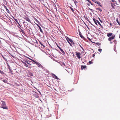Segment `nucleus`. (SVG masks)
<instances>
[{
	"mask_svg": "<svg viewBox=\"0 0 120 120\" xmlns=\"http://www.w3.org/2000/svg\"><path fill=\"white\" fill-rule=\"evenodd\" d=\"M2 103H1V104L2 106L0 107L3 108L4 109H8V108L6 105L5 103V101H1Z\"/></svg>",
	"mask_w": 120,
	"mask_h": 120,
	"instance_id": "f257e3e1",
	"label": "nucleus"
},
{
	"mask_svg": "<svg viewBox=\"0 0 120 120\" xmlns=\"http://www.w3.org/2000/svg\"><path fill=\"white\" fill-rule=\"evenodd\" d=\"M24 19L26 20L27 21L31 23V21L30 19L26 17V15H24L23 17Z\"/></svg>",
	"mask_w": 120,
	"mask_h": 120,
	"instance_id": "f03ea898",
	"label": "nucleus"
},
{
	"mask_svg": "<svg viewBox=\"0 0 120 120\" xmlns=\"http://www.w3.org/2000/svg\"><path fill=\"white\" fill-rule=\"evenodd\" d=\"M75 53L76 54V55L77 57L79 59H80L81 58L80 56V55L81 54L79 52H75Z\"/></svg>",
	"mask_w": 120,
	"mask_h": 120,
	"instance_id": "7ed1b4c3",
	"label": "nucleus"
},
{
	"mask_svg": "<svg viewBox=\"0 0 120 120\" xmlns=\"http://www.w3.org/2000/svg\"><path fill=\"white\" fill-rule=\"evenodd\" d=\"M115 36L113 34L112 36L108 38V40L109 41H111V40L113 39L115 37Z\"/></svg>",
	"mask_w": 120,
	"mask_h": 120,
	"instance_id": "20e7f679",
	"label": "nucleus"
},
{
	"mask_svg": "<svg viewBox=\"0 0 120 120\" xmlns=\"http://www.w3.org/2000/svg\"><path fill=\"white\" fill-rule=\"evenodd\" d=\"M52 77L54 78L55 79H58L59 78L55 74L52 73L51 74Z\"/></svg>",
	"mask_w": 120,
	"mask_h": 120,
	"instance_id": "39448f33",
	"label": "nucleus"
},
{
	"mask_svg": "<svg viewBox=\"0 0 120 120\" xmlns=\"http://www.w3.org/2000/svg\"><path fill=\"white\" fill-rule=\"evenodd\" d=\"M0 80L5 83H8V81L6 79H4L2 78H0Z\"/></svg>",
	"mask_w": 120,
	"mask_h": 120,
	"instance_id": "423d86ee",
	"label": "nucleus"
},
{
	"mask_svg": "<svg viewBox=\"0 0 120 120\" xmlns=\"http://www.w3.org/2000/svg\"><path fill=\"white\" fill-rule=\"evenodd\" d=\"M5 3H6L7 2L5 1H4L3 3L2 4V5L5 8V9H7V8L4 5V4H5Z\"/></svg>",
	"mask_w": 120,
	"mask_h": 120,
	"instance_id": "0eeeda50",
	"label": "nucleus"
},
{
	"mask_svg": "<svg viewBox=\"0 0 120 120\" xmlns=\"http://www.w3.org/2000/svg\"><path fill=\"white\" fill-rule=\"evenodd\" d=\"M19 29L20 30H19V31H20V32H22L23 34V35H25V33L24 31L21 28Z\"/></svg>",
	"mask_w": 120,
	"mask_h": 120,
	"instance_id": "6e6552de",
	"label": "nucleus"
},
{
	"mask_svg": "<svg viewBox=\"0 0 120 120\" xmlns=\"http://www.w3.org/2000/svg\"><path fill=\"white\" fill-rule=\"evenodd\" d=\"M38 26V27H39V29L40 30V31L42 33H43V31L42 30V29H41L40 26H39V25L38 24H37V23H35Z\"/></svg>",
	"mask_w": 120,
	"mask_h": 120,
	"instance_id": "1a4fd4ad",
	"label": "nucleus"
},
{
	"mask_svg": "<svg viewBox=\"0 0 120 120\" xmlns=\"http://www.w3.org/2000/svg\"><path fill=\"white\" fill-rule=\"evenodd\" d=\"M25 62L27 63L28 64L30 65H31V62L29 61L28 60H26L25 61Z\"/></svg>",
	"mask_w": 120,
	"mask_h": 120,
	"instance_id": "9d476101",
	"label": "nucleus"
},
{
	"mask_svg": "<svg viewBox=\"0 0 120 120\" xmlns=\"http://www.w3.org/2000/svg\"><path fill=\"white\" fill-rule=\"evenodd\" d=\"M86 65H81V68L82 70L86 68Z\"/></svg>",
	"mask_w": 120,
	"mask_h": 120,
	"instance_id": "9b49d317",
	"label": "nucleus"
},
{
	"mask_svg": "<svg viewBox=\"0 0 120 120\" xmlns=\"http://www.w3.org/2000/svg\"><path fill=\"white\" fill-rule=\"evenodd\" d=\"M107 36L108 37L111 36L112 35V33H107Z\"/></svg>",
	"mask_w": 120,
	"mask_h": 120,
	"instance_id": "f8f14e48",
	"label": "nucleus"
},
{
	"mask_svg": "<svg viewBox=\"0 0 120 120\" xmlns=\"http://www.w3.org/2000/svg\"><path fill=\"white\" fill-rule=\"evenodd\" d=\"M13 18L15 20L16 22L19 25V26H20V27H21V25H20L19 24V23L18 21L17 20V19H15L14 17H13Z\"/></svg>",
	"mask_w": 120,
	"mask_h": 120,
	"instance_id": "ddd939ff",
	"label": "nucleus"
},
{
	"mask_svg": "<svg viewBox=\"0 0 120 120\" xmlns=\"http://www.w3.org/2000/svg\"><path fill=\"white\" fill-rule=\"evenodd\" d=\"M79 34L80 36L81 37V38H83V39L84 38H85L84 37H83L82 35V33L80 32H79Z\"/></svg>",
	"mask_w": 120,
	"mask_h": 120,
	"instance_id": "4468645a",
	"label": "nucleus"
},
{
	"mask_svg": "<svg viewBox=\"0 0 120 120\" xmlns=\"http://www.w3.org/2000/svg\"><path fill=\"white\" fill-rule=\"evenodd\" d=\"M9 54L13 58H15V55L14 54L11 53H9Z\"/></svg>",
	"mask_w": 120,
	"mask_h": 120,
	"instance_id": "2eb2a0df",
	"label": "nucleus"
},
{
	"mask_svg": "<svg viewBox=\"0 0 120 120\" xmlns=\"http://www.w3.org/2000/svg\"><path fill=\"white\" fill-rule=\"evenodd\" d=\"M38 67H41V68H42L43 69H44V67L40 64H39L38 65Z\"/></svg>",
	"mask_w": 120,
	"mask_h": 120,
	"instance_id": "dca6fc26",
	"label": "nucleus"
},
{
	"mask_svg": "<svg viewBox=\"0 0 120 120\" xmlns=\"http://www.w3.org/2000/svg\"><path fill=\"white\" fill-rule=\"evenodd\" d=\"M70 41L71 43V44H72L73 45H74L75 44V43L73 41L72 39H71V40H70Z\"/></svg>",
	"mask_w": 120,
	"mask_h": 120,
	"instance_id": "f3484780",
	"label": "nucleus"
},
{
	"mask_svg": "<svg viewBox=\"0 0 120 120\" xmlns=\"http://www.w3.org/2000/svg\"><path fill=\"white\" fill-rule=\"evenodd\" d=\"M22 62L23 63V64L26 67H28V65L27 64H26L25 62L23 61H22Z\"/></svg>",
	"mask_w": 120,
	"mask_h": 120,
	"instance_id": "a211bd4d",
	"label": "nucleus"
},
{
	"mask_svg": "<svg viewBox=\"0 0 120 120\" xmlns=\"http://www.w3.org/2000/svg\"><path fill=\"white\" fill-rule=\"evenodd\" d=\"M96 20L95 19H93V20L94 21V22L95 23V24L97 25H98V24H97V21H96Z\"/></svg>",
	"mask_w": 120,
	"mask_h": 120,
	"instance_id": "6ab92c4d",
	"label": "nucleus"
},
{
	"mask_svg": "<svg viewBox=\"0 0 120 120\" xmlns=\"http://www.w3.org/2000/svg\"><path fill=\"white\" fill-rule=\"evenodd\" d=\"M61 51V52H62V54H63V55H64V54H65V52H64V51L62 49H60Z\"/></svg>",
	"mask_w": 120,
	"mask_h": 120,
	"instance_id": "aec40b11",
	"label": "nucleus"
},
{
	"mask_svg": "<svg viewBox=\"0 0 120 120\" xmlns=\"http://www.w3.org/2000/svg\"><path fill=\"white\" fill-rule=\"evenodd\" d=\"M111 6H112V8L113 9H115L114 6H115V5L114 4H113L112 3H111Z\"/></svg>",
	"mask_w": 120,
	"mask_h": 120,
	"instance_id": "412c9836",
	"label": "nucleus"
},
{
	"mask_svg": "<svg viewBox=\"0 0 120 120\" xmlns=\"http://www.w3.org/2000/svg\"><path fill=\"white\" fill-rule=\"evenodd\" d=\"M87 21H88V22H89V23L91 25H92L93 26L95 27V26L94 25H93L91 23V22L88 19H87Z\"/></svg>",
	"mask_w": 120,
	"mask_h": 120,
	"instance_id": "4be33fe9",
	"label": "nucleus"
},
{
	"mask_svg": "<svg viewBox=\"0 0 120 120\" xmlns=\"http://www.w3.org/2000/svg\"><path fill=\"white\" fill-rule=\"evenodd\" d=\"M67 40L68 42V43L71 46H72V44L71 43H70V42L69 41V40L67 39Z\"/></svg>",
	"mask_w": 120,
	"mask_h": 120,
	"instance_id": "5701e85b",
	"label": "nucleus"
},
{
	"mask_svg": "<svg viewBox=\"0 0 120 120\" xmlns=\"http://www.w3.org/2000/svg\"><path fill=\"white\" fill-rule=\"evenodd\" d=\"M34 19L37 22H38L39 24H40L39 22L35 18H34Z\"/></svg>",
	"mask_w": 120,
	"mask_h": 120,
	"instance_id": "b1692460",
	"label": "nucleus"
},
{
	"mask_svg": "<svg viewBox=\"0 0 120 120\" xmlns=\"http://www.w3.org/2000/svg\"><path fill=\"white\" fill-rule=\"evenodd\" d=\"M34 19L37 22H38L39 24H40L39 22L35 18H34Z\"/></svg>",
	"mask_w": 120,
	"mask_h": 120,
	"instance_id": "393cba45",
	"label": "nucleus"
},
{
	"mask_svg": "<svg viewBox=\"0 0 120 120\" xmlns=\"http://www.w3.org/2000/svg\"><path fill=\"white\" fill-rule=\"evenodd\" d=\"M97 4H98V5L99 6H100L101 7H102V5H101L100 4V3L99 2H97Z\"/></svg>",
	"mask_w": 120,
	"mask_h": 120,
	"instance_id": "a878e982",
	"label": "nucleus"
},
{
	"mask_svg": "<svg viewBox=\"0 0 120 120\" xmlns=\"http://www.w3.org/2000/svg\"><path fill=\"white\" fill-rule=\"evenodd\" d=\"M29 75H30L33 76V74L31 72H29Z\"/></svg>",
	"mask_w": 120,
	"mask_h": 120,
	"instance_id": "bb28decb",
	"label": "nucleus"
},
{
	"mask_svg": "<svg viewBox=\"0 0 120 120\" xmlns=\"http://www.w3.org/2000/svg\"><path fill=\"white\" fill-rule=\"evenodd\" d=\"M96 9L97 10H98L99 11H102V10L100 8H96Z\"/></svg>",
	"mask_w": 120,
	"mask_h": 120,
	"instance_id": "cd10ccee",
	"label": "nucleus"
},
{
	"mask_svg": "<svg viewBox=\"0 0 120 120\" xmlns=\"http://www.w3.org/2000/svg\"><path fill=\"white\" fill-rule=\"evenodd\" d=\"M0 73L2 74H5L3 71H2L0 70Z\"/></svg>",
	"mask_w": 120,
	"mask_h": 120,
	"instance_id": "c85d7f7f",
	"label": "nucleus"
},
{
	"mask_svg": "<svg viewBox=\"0 0 120 120\" xmlns=\"http://www.w3.org/2000/svg\"><path fill=\"white\" fill-rule=\"evenodd\" d=\"M116 21L118 23V24L119 25H120V22H119L118 21V19H116Z\"/></svg>",
	"mask_w": 120,
	"mask_h": 120,
	"instance_id": "c756f323",
	"label": "nucleus"
},
{
	"mask_svg": "<svg viewBox=\"0 0 120 120\" xmlns=\"http://www.w3.org/2000/svg\"><path fill=\"white\" fill-rule=\"evenodd\" d=\"M8 68L11 72H12V69L10 67Z\"/></svg>",
	"mask_w": 120,
	"mask_h": 120,
	"instance_id": "7c9ffc66",
	"label": "nucleus"
},
{
	"mask_svg": "<svg viewBox=\"0 0 120 120\" xmlns=\"http://www.w3.org/2000/svg\"><path fill=\"white\" fill-rule=\"evenodd\" d=\"M96 44L98 46L100 45H101V43H97Z\"/></svg>",
	"mask_w": 120,
	"mask_h": 120,
	"instance_id": "2f4dec72",
	"label": "nucleus"
},
{
	"mask_svg": "<svg viewBox=\"0 0 120 120\" xmlns=\"http://www.w3.org/2000/svg\"><path fill=\"white\" fill-rule=\"evenodd\" d=\"M78 44H79V46L81 47V48H82V50H83V51H84V49H83V48L81 46V45H80V44L78 43Z\"/></svg>",
	"mask_w": 120,
	"mask_h": 120,
	"instance_id": "473e14b6",
	"label": "nucleus"
},
{
	"mask_svg": "<svg viewBox=\"0 0 120 120\" xmlns=\"http://www.w3.org/2000/svg\"><path fill=\"white\" fill-rule=\"evenodd\" d=\"M96 21H97V23H98L99 25L100 26H101V24H100V23L99 22V21H98V20H96Z\"/></svg>",
	"mask_w": 120,
	"mask_h": 120,
	"instance_id": "72a5a7b5",
	"label": "nucleus"
},
{
	"mask_svg": "<svg viewBox=\"0 0 120 120\" xmlns=\"http://www.w3.org/2000/svg\"><path fill=\"white\" fill-rule=\"evenodd\" d=\"M112 2H113L114 4H116V1L114 0H112Z\"/></svg>",
	"mask_w": 120,
	"mask_h": 120,
	"instance_id": "f704fd0d",
	"label": "nucleus"
},
{
	"mask_svg": "<svg viewBox=\"0 0 120 120\" xmlns=\"http://www.w3.org/2000/svg\"><path fill=\"white\" fill-rule=\"evenodd\" d=\"M70 9L73 12H74V11L73 9L71 7H70Z\"/></svg>",
	"mask_w": 120,
	"mask_h": 120,
	"instance_id": "c9c22d12",
	"label": "nucleus"
},
{
	"mask_svg": "<svg viewBox=\"0 0 120 120\" xmlns=\"http://www.w3.org/2000/svg\"><path fill=\"white\" fill-rule=\"evenodd\" d=\"M2 57H3V58L6 61H7V59H6L5 57H4L3 56H2Z\"/></svg>",
	"mask_w": 120,
	"mask_h": 120,
	"instance_id": "e433bc0d",
	"label": "nucleus"
},
{
	"mask_svg": "<svg viewBox=\"0 0 120 120\" xmlns=\"http://www.w3.org/2000/svg\"><path fill=\"white\" fill-rule=\"evenodd\" d=\"M30 59V60H31V61H33V62H34L35 63H36V62L35 61H34V60H33L32 59Z\"/></svg>",
	"mask_w": 120,
	"mask_h": 120,
	"instance_id": "4c0bfd02",
	"label": "nucleus"
},
{
	"mask_svg": "<svg viewBox=\"0 0 120 120\" xmlns=\"http://www.w3.org/2000/svg\"><path fill=\"white\" fill-rule=\"evenodd\" d=\"M35 64H36L38 66V65L40 63L38 62H36V63H35Z\"/></svg>",
	"mask_w": 120,
	"mask_h": 120,
	"instance_id": "58836bf2",
	"label": "nucleus"
},
{
	"mask_svg": "<svg viewBox=\"0 0 120 120\" xmlns=\"http://www.w3.org/2000/svg\"><path fill=\"white\" fill-rule=\"evenodd\" d=\"M92 1L94 3H97V2L96 0H92Z\"/></svg>",
	"mask_w": 120,
	"mask_h": 120,
	"instance_id": "ea45409f",
	"label": "nucleus"
},
{
	"mask_svg": "<svg viewBox=\"0 0 120 120\" xmlns=\"http://www.w3.org/2000/svg\"><path fill=\"white\" fill-rule=\"evenodd\" d=\"M93 63V62L92 61H89V63L90 64H92V63Z\"/></svg>",
	"mask_w": 120,
	"mask_h": 120,
	"instance_id": "a19ab883",
	"label": "nucleus"
},
{
	"mask_svg": "<svg viewBox=\"0 0 120 120\" xmlns=\"http://www.w3.org/2000/svg\"><path fill=\"white\" fill-rule=\"evenodd\" d=\"M98 50L99 52H101L102 50V49H98Z\"/></svg>",
	"mask_w": 120,
	"mask_h": 120,
	"instance_id": "79ce46f5",
	"label": "nucleus"
},
{
	"mask_svg": "<svg viewBox=\"0 0 120 120\" xmlns=\"http://www.w3.org/2000/svg\"><path fill=\"white\" fill-rule=\"evenodd\" d=\"M67 39L68 40H69V41H70V40H71V39L69 38H68V37H67V38H66V39Z\"/></svg>",
	"mask_w": 120,
	"mask_h": 120,
	"instance_id": "37998d69",
	"label": "nucleus"
},
{
	"mask_svg": "<svg viewBox=\"0 0 120 120\" xmlns=\"http://www.w3.org/2000/svg\"><path fill=\"white\" fill-rule=\"evenodd\" d=\"M7 12L9 13V11L8 9L7 8L6 9Z\"/></svg>",
	"mask_w": 120,
	"mask_h": 120,
	"instance_id": "c03bdc74",
	"label": "nucleus"
},
{
	"mask_svg": "<svg viewBox=\"0 0 120 120\" xmlns=\"http://www.w3.org/2000/svg\"><path fill=\"white\" fill-rule=\"evenodd\" d=\"M89 8V10H90L92 12H93V11H93V10L92 9H90Z\"/></svg>",
	"mask_w": 120,
	"mask_h": 120,
	"instance_id": "a18cd8bd",
	"label": "nucleus"
},
{
	"mask_svg": "<svg viewBox=\"0 0 120 120\" xmlns=\"http://www.w3.org/2000/svg\"><path fill=\"white\" fill-rule=\"evenodd\" d=\"M87 38L89 41H91V42H92L91 41V40L90 39V38H89L88 37Z\"/></svg>",
	"mask_w": 120,
	"mask_h": 120,
	"instance_id": "49530a36",
	"label": "nucleus"
},
{
	"mask_svg": "<svg viewBox=\"0 0 120 120\" xmlns=\"http://www.w3.org/2000/svg\"><path fill=\"white\" fill-rule=\"evenodd\" d=\"M56 45H57V47L60 49H61V48L57 45V44Z\"/></svg>",
	"mask_w": 120,
	"mask_h": 120,
	"instance_id": "de8ad7c7",
	"label": "nucleus"
},
{
	"mask_svg": "<svg viewBox=\"0 0 120 120\" xmlns=\"http://www.w3.org/2000/svg\"><path fill=\"white\" fill-rule=\"evenodd\" d=\"M74 3L75 4H76L77 3V2L76 0L75 1H74Z\"/></svg>",
	"mask_w": 120,
	"mask_h": 120,
	"instance_id": "09e8293b",
	"label": "nucleus"
},
{
	"mask_svg": "<svg viewBox=\"0 0 120 120\" xmlns=\"http://www.w3.org/2000/svg\"><path fill=\"white\" fill-rule=\"evenodd\" d=\"M89 6L90 5V4H89L88 3H86Z\"/></svg>",
	"mask_w": 120,
	"mask_h": 120,
	"instance_id": "8fccbe9b",
	"label": "nucleus"
},
{
	"mask_svg": "<svg viewBox=\"0 0 120 120\" xmlns=\"http://www.w3.org/2000/svg\"><path fill=\"white\" fill-rule=\"evenodd\" d=\"M99 21H100V22L101 23H102V21L101 19H100L99 18Z\"/></svg>",
	"mask_w": 120,
	"mask_h": 120,
	"instance_id": "3c124183",
	"label": "nucleus"
},
{
	"mask_svg": "<svg viewBox=\"0 0 120 120\" xmlns=\"http://www.w3.org/2000/svg\"><path fill=\"white\" fill-rule=\"evenodd\" d=\"M63 65L65 67H66L67 66H66L65 65V64L64 63H63Z\"/></svg>",
	"mask_w": 120,
	"mask_h": 120,
	"instance_id": "603ef678",
	"label": "nucleus"
},
{
	"mask_svg": "<svg viewBox=\"0 0 120 120\" xmlns=\"http://www.w3.org/2000/svg\"><path fill=\"white\" fill-rule=\"evenodd\" d=\"M7 66L8 67V68L10 67V66L9 65V64L8 63H7Z\"/></svg>",
	"mask_w": 120,
	"mask_h": 120,
	"instance_id": "864d4df0",
	"label": "nucleus"
},
{
	"mask_svg": "<svg viewBox=\"0 0 120 120\" xmlns=\"http://www.w3.org/2000/svg\"><path fill=\"white\" fill-rule=\"evenodd\" d=\"M41 45L43 47H45V46L43 44H41Z\"/></svg>",
	"mask_w": 120,
	"mask_h": 120,
	"instance_id": "5fc2aeb1",
	"label": "nucleus"
},
{
	"mask_svg": "<svg viewBox=\"0 0 120 120\" xmlns=\"http://www.w3.org/2000/svg\"><path fill=\"white\" fill-rule=\"evenodd\" d=\"M95 53L94 54H93V55H92V56L93 57H94V56H95Z\"/></svg>",
	"mask_w": 120,
	"mask_h": 120,
	"instance_id": "6e6d98bb",
	"label": "nucleus"
},
{
	"mask_svg": "<svg viewBox=\"0 0 120 120\" xmlns=\"http://www.w3.org/2000/svg\"><path fill=\"white\" fill-rule=\"evenodd\" d=\"M89 2L90 4L91 3V1H90H90Z\"/></svg>",
	"mask_w": 120,
	"mask_h": 120,
	"instance_id": "4d7b16f0",
	"label": "nucleus"
},
{
	"mask_svg": "<svg viewBox=\"0 0 120 120\" xmlns=\"http://www.w3.org/2000/svg\"><path fill=\"white\" fill-rule=\"evenodd\" d=\"M87 0V1H88V2H89V1H90V0Z\"/></svg>",
	"mask_w": 120,
	"mask_h": 120,
	"instance_id": "13d9d810",
	"label": "nucleus"
},
{
	"mask_svg": "<svg viewBox=\"0 0 120 120\" xmlns=\"http://www.w3.org/2000/svg\"><path fill=\"white\" fill-rule=\"evenodd\" d=\"M91 4L92 5H94L93 4H92V3H91Z\"/></svg>",
	"mask_w": 120,
	"mask_h": 120,
	"instance_id": "bf43d9fd",
	"label": "nucleus"
},
{
	"mask_svg": "<svg viewBox=\"0 0 120 120\" xmlns=\"http://www.w3.org/2000/svg\"><path fill=\"white\" fill-rule=\"evenodd\" d=\"M110 25H111V26H112V24H111V23H110Z\"/></svg>",
	"mask_w": 120,
	"mask_h": 120,
	"instance_id": "052dcab7",
	"label": "nucleus"
},
{
	"mask_svg": "<svg viewBox=\"0 0 120 120\" xmlns=\"http://www.w3.org/2000/svg\"><path fill=\"white\" fill-rule=\"evenodd\" d=\"M18 26V27H19V29H20V26Z\"/></svg>",
	"mask_w": 120,
	"mask_h": 120,
	"instance_id": "680f3d73",
	"label": "nucleus"
},
{
	"mask_svg": "<svg viewBox=\"0 0 120 120\" xmlns=\"http://www.w3.org/2000/svg\"><path fill=\"white\" fill-rule=\"evenodd\" d=\"M75 44H76V45H78V44L77 43Z\"/></svg>",
	"mask_w": 120,
	"mask_h": 120,
	"instance_id": "e2e57ef3",
	"label": "nucleus"
},
{
	"mask_svg": "<svg viewBox=\"0 0 120 120\" xmlns=\"http://www.w3.org/2000/svg\"><path fill=\"white\" fill-rule=\"evenodd\" d=\"M119 2H120V0H118Z\"/></svg>",
	"mask_w": 120,
	"mask_h": 120,
	"instance_id": "0e129e2a",
	"label": "nucleus"
},
{
	"mask_svg": "<svg viewBox=\"0 0 120 120\" xmlns=\"http://www.w3.org/2000/svg\"><path fill=\"white\" fill-rule=\"evenodd\" d=\"M114 50L115 52H116V50H115L114 48Z\"/></svg>",
	"mask_w": 120,
	"mask_h": 120,
	"instance_id": "69168bd1",
	"label": "nucleus"
},
{
	"mask_svg": "<svg viewBox=\"0 0 120 120\" xmlns=\"http://www.w3.org/2000/svg\"><path fill=\"white\" fill-rule=\"evenodd\" d=\"M110 43L111 44V43H112V42H110Z\"/></svg>",
	"mask_w": 120,
	"mask_h": 120,
	"instance_id": "338daca9",
	"label": "nucleus"
},
{
	"mask_svg": "<svg viewBox=\"0 0 120 120\" xmlns=\"http://www.w3.org/2000/svg\"><path fill=\"white\" fill-rule=\"evenodd\" d=\"M119 38H120V36H119Z\"/></svg>",
	"mask_w": 120,
	"mask_h": 120,
	"instance_id": "774afa93",
	"label": "nucleus"
}]
</instances>
